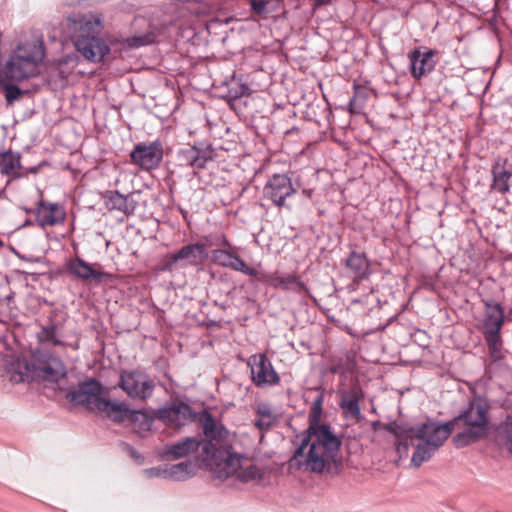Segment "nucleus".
Returning <instances> with one entry per match:
<instances>
[{"label":"nucleus","mask_w":512,"mask_h":512,"mask_svg":"<svg viewBox=\"0 0 512 512\" xmlns=\"http://www.w3.org/2000/svg\"><path fill=\"white\" fill-rule=\"evenodd\" d=\"M147 477L149 478H152V477H161V478H164V479H169L168 477V465H163V466H159V467H153V468H150V469H147L145 471Z\"/></svg>","instance_id":"nucleus-42"},{"label":"nucleus","mask_w":512,"mask_h":512,"mask_svg":"<svg viewBox=\"0 0 512 512\" xmlns=\"http://www.w3.org/2000/svg\"><path fill=\"white\" fill-rule=\"evenodd\" d=\"M130 422L134 424V428L138 431L146 432L151 429L153 420L146 413L134 410Z\"/></svg>","instance_id":"nucleus-34"},{"label":"nucleus","mask_w":512,"mask_h":512,"mask_svg":"<svg viewBox=\"0 0 512 512\" xmlns=\"http://www.w3.org/2000/svg\"><path fill=\"white\" fill-rule=\"evenodd\" d=\"M492 184L491 189L505 194L510 190V180L512 178V165L507 160L498 159L492 166Z\"/></svg>","instance_id":"nucleus-19"},{"label":"nucleus","mask_w":512,"mask_h":512,"mask_svg":"<svg viewBox=\"0 0 512 512\" xmlns=\"http://www.w3.org/2000/svg\"><path fill=\"white\" fill-rule=\"evenodd\" d=\"M199 447L200 441L196 437H186L181 441L165 445L162 456L166 460H177L196 452Z\"/></svg>","instance_id":"nucleus-20"},{"label":"nucleus","mask_w":512,"mask_h":512,"mask_svg":"<svg viewBox=\"0 0 512 512\" xmlns=\"http://www.w3.org/2000/svg\"><path fill=\"white\" fill-rule=\"evenodd\" d=\"M385 428L400 440L399 448L403 446L407 449L409 445L414 447L411 464L417 468L432 458L454 430L450 421L446 423L428 421L416 427L390 423Z\"/></svg>","instance_id":"nucleus-1"},{"label":"nucleus","mask_w":512,"mask_h":512,"mask_svg":"<svg viewBox=\"0 0 512 512\" xmlns=\"http://www.w3.org/2000/svg\"><path fill=\"white\" fill-rule=\"evenodd\" d=\"M296 193L291 179L286 174H273L263 188V196L277 207H285L286 199Z\"/></svg>","instance_id":"nucleus-11"},{"label":"nucleus","mask_w":512,"mask_h":512,"mask_svg":"<svg viewBox=\"0 0 512 512\" xmlns=\"http://www.w3.org/2000/svg\"><path fill=\"white\" fill-rule=\"evenodd\" d=\"M65 210L58 203L40 202L37 220L42 227L54 226L63 223L65 220Z\"/></svg>","instance_id":"nucleus-21"},{"label":"nucleus","mask_w":512,"mask_h":512,"mask_svg":"<svg viewBox=\"0 0 512 512\" xmlns=\"http://www.w3.org/2000/svg\"><path fill=\"white\" fill-rule=\"evenodd\" d=\"M119 387L134 400H146L153 395L156 384L148 374L133 370L121 373Z\"/></svg>","instance_id":"nucleus-8"},{"label":"nucleus","mask_w":512,"mask_h":512,"mask_svg":"<svg viewBox=\"0 0 512 512\" xmlns=\"http://www.w3.org/2000/svg\"><path fill=\"white\" fill-rule=\"evenodd\" d=\"M200 421L203 433L207 438L218 442L226 438L228 431L223 425L217 423L210 413L203 412Z\"/></svg>","instance_id":"nucleus-26"},{"label":"nucleus","mask_w":512,"mask_h":512,"mask_svg":"<svg viewBox=\"0 0 512 512\" xmlns=\"http://www.w3.org/2000/svg\"><path fill=\"white\" fill-rule=\"evenodd\" d=\"M44 58L45 50L41 40L17 44L0 70V82L20 83L37 76Z\"/></svg>","instance_id":"nucleus-4"},{"label":"nucleus","mask_w":512,"mask_h":512,"mask_svg":"<svg viewBox=\"0 0 512 512\" xmlns=\"http://www.w3.org/2000/svg\"><path fill=\"white\" fill-rule=\"evenodd\" d=\"M354 102V99H351L350 102H349V105L351 106Z\"/></svg>","instance_id":"nucleus-45"},{"label":"nucleus","mask_w":512,"mask_h":512,"mask_svg":"<svg viewBox=\"0 0 512 512\" xmlns=\"http://www.w3.org/2000/svg\"><path fill=\"white\" fill-rule=\"evenodd\" d=\"M101 393V383L96 379L89 378L80 383L77 389L68 392L67 399L71 403L84 405L92 411H98L99 402L104 400Z\"/></svg>","instance_id":"nucleus-12"},{"label":"nucleus","mask_w":512,"mask_h":512,"mask_svg":"<svg viewBox=\"0 0 512 512\" xmlns=\"http://www.w3.org/2000/svg\"><path fill=\"white\" fill-rule=\"evenodd\" d=\"M162 159L163 147L159 141L138 143L130 152V162L145 171L157 168Z\"/></svg>","instance_id":"nucleus-9"},{"label":"nucleus","mask_w":512,"mask_h":512,"mask_svg":"<svg viewBox=\"0 0 512 512\" xmlns=\"http://www.w3.org/2000/svg\"><path fill=\"white\" fill-rule=\"evenodd\" d=\"M155 38L156 37L154 33L132 36L126 39V45L129 48H138L153 43Z\"/></svg>","instance_id":"nucleus-38"},{"label":"nucleus","mask_w":512,"mask_h":512,"mask_svg":"<svg viewBox=\"0 0 512 512\" xmlns=\"http://www.w3.org/2000/svg\"><path fill=\"white\" fill-rule=\"evenodd\" d=\"M490 405L480 396L473 397L466 408L450 421L453 429H461L453 437V443L457 448L466 447L485 438L490 431L489 419Z\"/></svg>","instance_id":"nucleus-3"},{"label":"nucleus","mask_w":512,"mask_h":512,"mask_svg":"<svg viewBox=\"0 0 512 512\" xmlns=\"http://www.w3.org/2000/svg\"><path fill=\"white\" fill-rule=\"evenodd\" d=\"M201 448V451H202V454H201V457H202V460L203 461H213L214 458H216V454L217 452H219L216 447L214 446V444H212L211 442H201L200 441V447Z\"/></svg>","instance_id":"nucleus-41"},{"label":"nucleus","mask_w":512,"mask_h":512,"mask_svg":"<svg viewBox=\"0 0 512 512\" xmlns=\"http://www.w3.org/2000/svg\"><path fill=\"white\" fill-rule=\"evenodd\" d=\"M3 245V242L0 240V247Z\"/></svg>","instance_id":"nucleus-46"},{"label":"nucleus","mask_w":512,"mask_h":512,"mask_svg":"<svg viewBox=\"0 0 512 512\" xmlns=\"http://www.w3.org/2000/svg\"><path fill=\"white\" fill-rule=\"evenodd\" d=\"M21 168L20 155L12 151L0 153V172L8 176H15Z\"/></svg>","instance_id":"nucleus-28"},{"label":"nucleus","mask_w":512,"mask_h":512,"mask_svg":"<svg viewBox=\"0 0 512 512\" xmlns=\"http://www.w3.org/2000/svg\"><path fill=\"white\" fill-rule=\"evenodd\" d=\"M233 256L234 253L225 249H216L212 252L213 261L223 267H228V263L231 262Z\"/></svg>","instance_id":"nucleus-40"},{"label":"nucleus","mask_w":512,"mask_h":512,"mask_svg":"<svg viewBox=\"0 0 512 512\" xmlns=\"http://www.w3.org/2000/svg\"><path fill=\"white\" fill-rule=\"evenodd\" d=\"M208 258L205 244L195 243L183 246L178 252L170 255L166 267L171 268L179 260H185L188 264L201 265Z\"/></svg>","instance_id":"nucleus-16"},{"label":"nucleus","mask_w":512,"mask_h":512,"mask_svg":"<svg viewBox=\"0 0 512 512\" xmlns=\"http://www.w3.org/2000/svg\"><path fill=\"white\" fill-rule=\"evenodd\" d=\"M219 473L221 477H229L235 473H238L241 468L240 457L236 455L227 454L226 457L218 463Z\"/></svg>","instance_id":"nucleus-31"},{"label":"nucleus","mask_w":512,"mask_h":512,"mask_svg":"<svg viewBox=\"0 0 512 512\" xmlns=\"http://www.w3.org/2000/svg\"><path fill=\"white\" fill-rule=\"evenodd\" d=\"M197 470V466L192 461H183L177 464L168 465V477L174 481H184L192 477Z\"/></svg>","instance_id":"nucleus-27"},{"label":"nucleus","mask_w":512,"mask_h":512,"mask_svg":"<svg viewBox=\"0 0 512 512\" xmlns=\"http://www.w3.org/2000/svg\"><path fill=\"white\" fill-rule=\"evenodd\" d=\"M250 5L254 14L266 18L279 10L281 0H250Z\"/></svg>","instance_id":"nucleus-30"},{"label":"nucleus","mask_w":512,"mask_h":512,"mask_svg":"<svg viewBox=\"0 0 512 512\" xmlns=\"http://www.w3.org/2000/svg\"><path fill=\"white\" fill-rule=\"evenodd\" d=\"M156 417L167 426L179 429L192 421L195 413L188 404L180 401L158 409Z\"/></svg>","instance_id":"nucleus-13"},{"label":"nucleus","mask_w":512,"mask_h":512,"mask_svg":"<svg viewBox=\"0 0 512 512\" xmlns=\"http://www.w3.org/2000/svg\"><path fill=\"white\" fill-rule=\"evenodd\" d=\"M313 1L316 6H321V5L327 4L329 2V0H313Z\"/></svg>","instance_id":"nucleus-43"},{"label":"nucleus","mask_w":512,"mask_h":512,"mask_svg":"<svg viewBox=\"0 0 512 512\" xmlns=\"http://www.w3.org/2000/svg\"><path fill=\"white\" fill-rule=\"evenodd\" d=\"M105 204L109 210H118L126 216L133 215L137 203L130 195H122L119 191H107L105 194Z\"/></svg>","instance_id":"nucleus-25"},{"label":"nucleus","mask_w":512,"mask_h":512,"mask_svg":"<svg viewBox=\"0 0 512 512\" xmlns=\"http://www.w3.org/2000/svg\"><path fill=\"white\" fill-rule=\"evenodd\" d=\"M39 342H51L54 345H62L63 342L56 337V326L50 325L42 327L41 331L37 334Z\"/></svg>","instance_id":"nucleus-37"},{"label":"nucleus","mask_w":512,"mask_h":512,"mask_svg":"<svg viewBox=\"0 0 512 512\" xmlns=\"http://www.w3.org/2000/svg\"><path fill=\"white\" fill-rule=\"evenodd\" d=\"M345 267L355 283L361 282L370 275V262L363 252L352 251L345 260Z\"/></svg>","instance_id":"nucleus-17"},{"label":"nucleus","mask_w":512,"mask_h":512,"mask_svg":"<svg viewBox=\"0 0 512 512\" xmlns=\"http://www.w3.org/2000/svg\"><path fill=\"white\" fill-rule=\"evenodd\" d=\"M256 412L258 418L255 420L254 426L262 432L268 431L276 422V416L273 414L270 405L260 403Z\"/></svg>","instance_id":"nucleus-29"},{"label":"nucleus","mask_w":512,"mask_h":512,"mask_svg":"<svg viewBox=\"0 0 512 512\" xmlns=\"http://www.w3.org/2000/svg\"><path fill=\"white\" fill-rule=\"evenodd\" d=\"M304 193H306V195H308L309 197H310V195H311V192H310V191H309V192L304 191Z\"/></svg>","instance_id":"nucleus-44"},{"label":"nucleus","mask_w":512,"mask_h":512,"mask_svg":"<svg viewBox=\"0 0 512 512\" xmlns=\"http://www.w3.org/2000/svg\"><path fill=\"white\" fill-rule=\"evenodd\" d=\"M436 53L432 49L422 51L421 47H416L409 52L410 73L414 79L420 80L435 69L437 63L435 60Z\"/></svg>","instance_id":"nucleus-14"},{"label":"nucleus","mask_w":512,"mask_h":512,"mask_svg":"<svg viewBox=\"0 0 512 512\" xmlns=\"http://www.w3.org/2000/svg\"><path fill=\"white\" fill-rule=\"evenodd\" d=\"M177 159L183 166L203 169L212 157L208 151L192 146L181 149L177 154Z\"/></svg>","instance_id":"nucleus-24"},{"label":"nucleus","mask_w":512,"mask_h":512,"mask_svg":"<svg viewBox=\"0 0 512 512\" xmlns=\"http://www.w3.org/2000/svg\"><path fill=\"white\" fill-rule=\"evenodd\" d=\"M499 437L504 447L512 455V417L508 416L499 428Z\"/></svg>","instance_id":"nucleus-33"},{"label":"nucleus","mask_w":512,"mask_h":512,"mask_svg":"<svg viewBox=\"0 0 512 512\" xmlns=\"http://www.w3.org/2000/svg\"><path fill=\"white\" fill-rule=\"evenodd\" d=\"M248 366L252 382L260 388L279 384L280 377L265 354H254L249 357Z\"/></svg>","instance_id":"nucleus-10"},{"label":"nucleus","mask_w":512,"mask_h":512,"mask_svg":"<svg viewBox=\"0 0 512 512\" xmlns=\"http://www.w3.org/2000/svg\"><path fill=\"white\" fill-rule=\"evenodd\" d=\"M134 410H131L125 402L111 401L104 398L99 402L98 412L106 414L114 422L122 423L130 421Z\"/></svg>","instance_id":"nucleus-22"},{"label":"nucleus","mask_w":512,"mask_h":512,"mask_svg":"<svg viewBox=\"0 0 512 512\" xmlns=\"http://www.w3.org/2000/svg\"><path fill=\"white\" fill-rule=\"evenodd\" d=\"M363 397V391L359 386H354L341 394L339 406L345 418L356 421L361 418L359 402Z\"/></svg>","instance_id":"nucleus-18"},{"label":"nucleus","mask_w":512,"mask_h":512,"mask_svg":"<svg viewBox=\"0 0 512 512\" xmlns=\"http://www.w3.org/2000/svg\"><path fill=\"white\" fill-rule=\"evenodd\" d=\"M66 268L71 275L82 281L100 282L104 277L108 276L107 273L99 270V264H89L80 257L70 259L66 264Z\"/></svg>","instance_id":"nucleus-15"},{"label":"nucleus","mask_w":512,"mask_h":512,"mask_svg":"<svg viewBox=\"0 0 512 512\" xmlns=\"http://www.w3.org/2000/svg\"><path fill=\"white\" fill-rule=\"evenodd\" d=\"M11 370L15 374L13 380L19 382L35 379L57 382L66 374L63 362L42 350L34 351L30 361L16 358L11 362Z\"/></svg>","instance_id":"nucleus-5"},{"label":"nucleus","mask_w":512,"mask_h":512,"mask_svg":"<svg viewBox=\"0 0 512 512\" xmlns=\"http://www.w3.org/2000/svg\"><path fill=\"white\" fill-rule=\"evenodd\" d=\"M228 268H231L234 271L242 272L245 275L251 277L258 276V270L252 267H249L239 256L234 254L230 263H228Z\"/></svg>","instance_id":"nucleus-35"},{"label":"nucleus","mask_w":512,"mask_h":512,"mask_svg":"<svg viewBox=\"0 0 512 512\" xmlns=\"http://www.w3.org/2000/svg\"><path fill=\"white\" fill-rule=\"evenodd\" d=\"M340 446L341 441L330 425L308 427L301 445L290 459V466L321 473L335 462Z\"/></svg>","instance_id":"nucleus-2"},{"label":"nucleus","mask_w":512,"mask_h":512,"mask_svg":"<svg viewBox=\"0 0 512 512\" xmlns=\"http://www.w3.org/2000/svg\"><path fill=\"white\" fill-rule=\"evenodd\" d=\"M103 29L98 15H85L77 25L74 46L81 55L92 62H100L110 52L107 43L99 36Z\"/></svg>","instance_id":"nucleus-6"},{"label":"nucleus","mask_w":512,"mask_h":512,"mask_svg":"<svg viewBox=\"0 0 512 512\" xmlns=\"http://www.w3.org/2000/svg\"><path fill=\"white\" fill-rule=\"evenodd\" d=\"M270 285L275 289L293 291L299 294L308 295L307 286L296 274H274L269 280Z\"/></svg>","instance_id":"nucleus-23"},{"label":"nucleus","mask_w":512,"mask_h":512,"mask_svg":"<svg viewBox=\"0 0 512 512\" xmlns=\"http://www.w3.org/2000/svg\"><path fill=\"white\" fill-rule=\"evenodd\" d=\"M15 82H7L4 84L5 99L7 104L12 105L22 95V90L14 84Z\"/></svg>","instance_id":"nucleus-39"},{"label":"nucleus","mask_w":512,"mask_h":512,"mask_svg":"<svg viewBox=\"0 0 512 512\" xmlns=\"http://www.w3.org/2000/svg\"><path fill=\"white\" fill-rule=\"evenodd\" d=\"M482 303L484 312L480 331L486 342L490 358L496 362L504 357L501 336V330L505 323L504 309L493 299L483 300Z\"/></svg>","instance_id":"nucleus-7"},{"label":"nucleus","mask_w":512,"mask_h":512,"mask_svg":"<svg viewBox=\"0 0 512 512\" xmlns=\"http://www.w3.org/2000/svg\"><path fill=\"white\" fill-rule=\"evenodd\" d=\"M324 401L323 393L318 394L313 400L310 413H309V427L325 426L326 424L321 423L320 419L322 416V406Z\"/></svg>","instance_id":"nucleus-32"},{"label":"nucleus","mask_w":512,"mask_h":512,"mask_svg":"<svg viewBox=\"0 0 512 512\" xmlns=\"http://www.w3.org/2000/svg\"><path fill=\"white\" fill-rule=\"evenodd\" d=\"M237 477L242 482H249L261 478V470L254 464H250L246 467L241 465L237 473Z\"/></svg>","instance_id":"nucleus-36"}]
</instances>
